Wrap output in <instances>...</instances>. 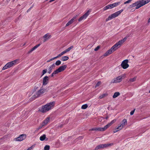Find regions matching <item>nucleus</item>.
<instances>
[{
  "instance_id": "45",
  "label": "nucleus",
  "mask_w": 150,
  "mask_h": 150,
  "mask_svg": "<svg viewBox=\"0 0 150 150\" xmlns=\"http://www.w3.org/2000/svg\"><path fill=\"white\" fill-rule=\"evenodd\" d=\"M135 110V109H134L133 110H132L130 112V114L131 115H132L133 114Z\"/></svg>"
},
{
  "instance_id": "18",
  "label": "nucleus",
  "mask_w": 150,
  "mask_h": 150,
  "mask_svg": "<svg viewBox=\"0 0 150 150\" xmlns=\"http://www.w3.org/2000/svg\"><path fill=\"white\" fill-rule=\"evenodd\" d=\"M50 120V117H47L45 119L41 124V127L44 126L47 124Z\"/></svg>"
},
{
  "instance_id": "39",
  "label": "nucleus",
  "mask_w": 150,
  "mask_h": 150,
  "mask_svg": "<svg viewBox=\"0 0 150 150\" xmlns=\"http://www.w3.org/2000/svg\"><path fill=\"white\" fill-rule=\"evenodd\" d=\"M78 16V15H76L73 17V18L71 19L74 22L75 21V20L77 18Z\"/></svg>"
},
{
  "instance_id": "3",
  "label": "nucleus",
  "mask_w": 150,
  "mask_h": 150,
  "mask_svg": "<svg viewBox=\"0 0 150 150\" xmlns=\"http://www.w3.org/2000/svg\"><path fill=\"white\" fill-rule=\"evenodd\" d=\"M18 59H16L14 61L10 62L6 64L3 68L2 69L4 70L7 69L9 68L13 65H15L17 64Z\"/></svg>"
},
{
  "instance_id": "51",
  "label": "nucleus",
  "mask_w": 150,
  "mask_h": 150,
  "mask_svg": "<svg viewBox=\"0 0 150 150\" xmlns=\"http://www.w3.org/2000/svg\"><path fill=\"white\" fill-rule=\"evenodd\" d=\"M54 75H55L54 74H53V72L52 74L51 75V77H53L54 76Z\"/></svg>"
},
{
  "instance_id": "17",
  "label": "nucleus",
  "mask_w": 150,
  "mask_h": 150,
  "mask_svg": "<svg viewBox=\"0 0 150 150\" xmlns=\"http://www.w3.org/2000/svg\"><path fill=\"white\" fill-rule=\"evenodd\" d=\"M120 2L114 3L112 4H110V6L111 9H112L115 7H116L120 4Z\"/></svg>"
},
{
  "instance_id": "29",
  "label": "nucleus",
  "mask_w": 150,
  "mask_h": 150,
  "mask_svg": "<svg viewBox=\"0 0 150 150\" xmlns=\"http://www.w3.org/2000/svg\"><path fill=\"white\" fill-rule=\"evenodd\" d=\"M50 146L49 145H46L44 147V150H49L50 149Z\"/></svg>"
},
{
  "instance_id": "8",
  "label": "nucleus",
  "mask_w": 150,
  "mask_h": 150,
  "mask_svg": "<svg viewBox=\"0 0 150 150\" xmlns=\"http://www.w3.org/2000/svg\"><path fill=\"white\" fill-rule=\"evenodd\" d=\"M127 124V120L126 119H124L121 122V125L118 126L117 129H119V130H121L124 127L125 125Z\"/></svg>"
},
{
  "instance_id": "26",
  "label": "nucleus",
  "mask_w": 150,
  "mask_h": 150,
  "mask_svg": "<svg viewBox=\"0 0 150 150\" xmlns=\"http://www.w3.org/2000/svg\"><path fill=\"white\" fill-rule=\"evenodd\" d=\"M73 47V46H70V47H69L67 49L65 50L64 51H65L67 53L68 52H69Z\"/></svg>"
},
{
  "instance_id": "9",
  "label": "nucleus",
  "mask_w": 150,
  "mask_h": 150,
  "mask_svg": "<svg viewBox=\"0 0 150 150\" xmlns=\"http://www.w3.org/2000/svg\"><path fill=\"white\" fill-rule=\"evenodd\" d=\"M128 61L127 59H125L122 61L121 64V66L123 69H125L127 68L129 66L127 64Z\"/></svg>"
},
{
  "instance_id": "44",
  "label": "nucleus",
  "mask_w": 150,
  "mask_h": 150,
  "mask_svg": "<svg viewBox=\"0 0 150 150\" xmlns=\"http://www.w3.org/2000/svg\"><path fill=\"white\" fill-rule=\"evenodd\" d=\"M120 130H119V129H117V127L114 131H113L114 133H115L116 132H117Z\"/></svg>"
},
{
  "instance_id": "5",
  "label": "nucleus",
  "mask_w": 150,
  "mask_h": 150,
  "mask_svg": "<svg viewBox=\"0 0 150 150\" xmlns=\"http://www.w3.org/2000/svg\"><path fill=\"white\" fill-rule=\"evenodd\" d=\"M119 47L117 46V45L115 44L111 48L108 50L104 54V56H107L109 55V54H111L112 52H114V51L116 50Z\"/></svg>"
},
{
  "instance_id": "22",
  "label": "nucleus",
  "mask_w": 150,
  "mask_h": 150,
  "mask_svg": "<svg viewBox=\"0 0 150 150\" xmlns=\"http://www.w3.org/2000/svg\"><path fill=\"white\" fill-rule=\"evenodd\" d=\"M74 22V21L71 19L66 24V27H67L69 25H70L72 24Z\"/></svg>"
},
{
  "instance_id": "1",
  "label": "nucleus",
  "mask_w": 150,
  "mask_h": 150,
  "mask_svg": "<svg viewBox=\"0 0 150 150\" xmlns=\"http://www.w3.org/2000/svg\"><path fill=\"white\" fill-rule=\"evenodd\" d=\"M49 90V87H46V88H43V86L40 88V89L39 90L38 92L33 97L34 99L36 98L42 96L45 93L47 92Z\"/></svg>"
},
{
  "instance_id": "52",
  "label": "nucleus",
  "mask_w": 150,
  "mask_h": 150,
  "mask_svg": "<svg viewBox=\"0 0 150 150\" xmlns=\"http://www.w3.org/2000/svg\"><path fill=\"white\" fill-rule=\"evenodd\" d=\"M31 8H32V7H30L29 9H28V11H27V12H28V11H29L30 10V9Z\"/></svg>"
},
{
  "instance_id": "55",
  "label": "nucleus",
  "mask_w": 150,
  "mask_h": 150,
  "mask_svg": "<svg viewBox=\"0 0 150 150\" xmlns=\"http://www.w3.org/2000/svg\"><path fill=\"white\" fill-rule=\"evenodd\" d=\"M55 0H51L50 1V2H52L54 1Z\"/></svg>"
},
{
  "instance_id": "21",
  "label": "nucleus",
  "mask_w": 150,
  "mask_h": 150,
  "mask_svg": "<svg viewBox=\"0 0 150 150\" xmlns=\"http://www.w3.org/2000/svg\"><path fill=\"white\" fill-rule=\"evenodd\" d=\"M120 95V93L119 92H116L114 93V95L113 96V98H115L117 97L118 96H119Z\"/></svg>"
},
{
  "instance_id": "46",
  "label": "nucleus",
  "mask_w": 150,
  "mask_h": 150,
  "mask_svg": "<svg viewBox=\"0 0 150 150\" xmlns=\"http://www.w3.org/2000/svg\"><path fill=\"white\" fill-rule=\"evenodd\" d=\"M34 50H33V49L32 48L30 51L28 52V54H29L31 53Z\"/></svg>"
},
{
  "instance_id": "43",
  "label": "nucleus",
  "mask_w": 150,
  "mask_h": 150,
  "mask_svg": "<svg viewBox=\"0 0 150 150\" xmlns=\"http://www.w3.org/2000/svg\"><path fill=\"white\" fill-rule=\"evenodd\" d=\"M100 48V46H98L97 47H96L95 49H94V50L95 51H97V50H98Z\"/></svg>"
},
{
  "instance_id": "48",
  "label": "nucleus",
  "mask_w": 150,
  "mask_h": 150,
  "mask_svg": "<svg viewBox=\"0 0 150 150\" xmlns=\"http://www.w3.org/2000/svg\"><path fill=\"white\" fill-rule=\"evenodd\" d=\"M55 66V64H53L52 65H51L50 67H52V68L53 69L54 67Z\"/></svg>"
},
{
  "instance_id": "53",
  "label": "nucleus",
  "mask_w": 150,
  "mask_h": 150,
  "mask_svg": "<svg viewBox=\"0 0 150 150\" xmlns=\"http://www.w3.org/2000/svg\"><path fill=\"white\" fill-rule=\"evenodd\" d=\"M148 22L150 23V18H149L148 20Z\"/></svg>"
},
{
  "instance_id": "34",
  "label": "nucleus",
  "mask_w": 150,
  "mask_h": 150,
  "mask_svg": "<svg viewBox=\"0 0 150 150\" xmlns=\"http://www.w3.org/2000/svg\"><path fill=\"white\" fill-rule=\"evenodd\" d=\"M141 1L143 6L148 3L147 1H146V0L145 1L142 0Z\"/></svg>"
},
{
  "instance_id": "32",
  "label": "nucleus",
  "mask_w": 150,
  "mask_h": 150,
  "mask_svg": "<svg viewBox=\"0 0 150 150\" xmlns=\"http://www.w3.org/2000/svg\"><path fill=\"white\" fill-rule=\"evenodd\" d=\"M136 77H134L133 78H131L129 80V81L130 82H134L136 80Z\"/></svg>"
},
{
  "instance_id": "42",
  "label": "nucleus",
  "mask_w": 150,
  "mask_h": 150,
  "mask_svg": "<svg viewBox=\"0 0 150 150\" xmlns=\"http://www.w3.org/2000/svg\"><path fill=\"white\" fill-rule=\"evenodd\" d=\"M132 0H128V1H125L124 2V4H126L129 3H130Z\"/></svg>"
},
{
  "instance_id": "40",
  "label": "nucleus",
  "mask_w": 150,
  "mask_h": 150,
  "mask_svg": "<svg viewBox=\"0 0 150 150\" xmlns=\"http://www.w3.org/2000/svg\"><path fill=\"white\" fill-rule=\"evenodd\" d=\"M101 83V82L100 81L98 82L96 85L95 87H96L99 86L100 85Z\"/></svg>"
},
{
  "instance_id": "31",
  "label": "nucleus",
  "mask_w": 150,
  "mask_h": 150,
  "mask_svg": "<svg viewBox=\"0 0 150 150\" xmlns=\"http://www.w3.org/2000/svg\"><path fill=\"white\" fill-rule=\"evenodd\" d=\"M135 6H136V2L135 3H133V4L130 5L129 6V8H131Z\"/></svg>"
},
{
  "instance_id": "2",
  "label": "nucleus",
  "mask_w": 150,
  "mask_h": 150,
  "mask_svg": "<svg viewBox=\"0 0 150 150\" xmlns=\"http://www.w3.org/2000/svg\"><path fill=\"white\" fill-rule=\"evenodd\" d=\"M54 104L55 102L54 101L47 103L45 105L42 106L40 110L42 112H46L50 110L54 106Z\"/></svg>"
},
{
  "instance_id": "10",
  "label": "nucleus",
  "mask_w": 150,
  "mask_h": 150,
  "mask_svg": "<svg viewBox=\"0 0 150 150\" xmlns=\"http://www.w3.org/2000/svg\"><path fill=\"white\" fill-rule=\"evenodd\" d=\"M122 77L123 76H119L117 77L116 79H113L111 81V83H116L120 82L122 81Z\"/></svg>"
},
{
  "instance_id": "23",
  "label": "nucleus",
  "mask_w": 150,
  "mask_h": 150,
  "mask_svg": "<svg viewBox=\"0 0 150 150\" xmlns=\"http://www.w3.org/2000/svg\"><path fill=\"white\" fill-rule=\"evenodd\" d=\"M46 135L44 134L40 137V140L43 141L46 139Z\"/></svg>"
},
{
  "instance_id": "7",
  "label": "nucleus",
  "mask_w": 150,
  "mask_h": 150,
  "mask_svg": "<svg viewBox=\"0 0 150 150\" xmlns=\"http://www.w3.org/2000/svg\"><path fill=\"white\" fill-rule=\"evenodd\" d=\"M67 65H64L60 67L59 68L53 72V74H57L58 73L61 72L67 68Z\"/></svg>"
},
{
  "instance_id": "14",
  "label": "nucleus",
  "mask_w": 150,
  "mask_h": 150,
  "mask_svg": "<svg viewBox=\"0 0 150 150\" xmlns=\"http://www.w3.org/2000/svg\"><path fill=\"white\" fill-rule=\"evenodd\" d=\"M136 9H138L143 6L141 0L136 2Z\"/></svg>"
},
{
  "instance_id": "12",
  "label": "nucleus",
  "mask_w": 150,
  "mask_h": 150,
  "mask_svg": "<svg viewBox=\"0 0 150 150\" xmlns=\"http://www.w3.org/2000/svg\"><path fill=\"white\" fill-rule=\"evenodd\" d=\"M25 135L24 134L21 135L18 137L15 138V141H21L25 138Z\"/></svg>"
},
{
  "instance_id": "15",
  "label": "nucleus",
  "mask_w": 150,
  "mask_h": 150,
  "mask_svg": "<svg viewBox=\"0 0 150 150\" xmlns=\"http://www.w3.org/2000/svg\"><path fill=\"white\" fill-rule=\"evenodd\" d=\"M127 40V38L125 37L122 40L119 41L117 43H116L117 46L119 48L122 44L125 42Z\"/></svg>"
},
{
  "instance_id": "11",
  "label": "nucleus",
  "mask_w": 150,
  "mask_h": 150,
  "mask_svg": "<svg viewBox=\"0 0 150 150\" xmlns=\"http://www.w3.org/2000/svg\"><path fill=\"white\" fill-rule=\"evenodd\" d=\"M89 11H88L84 14L82 16H81L78 20L79 21H81L83 19H86L87 17L89 15Z\"/></svg>"
},
{
  "instance_id": "38",
  "label": "nucleus",
  "mask_w": 150,
  "mask_h": 150,
  "mask_svg": "<svg viewBox=\"0 0 150 150\" xmlns=\"http://www.w3.org/2000/svg\"><path fill=\"white\" fill-rule=\"evenodd\" d=\"M52 67H50L49 69V71L48 72V73L50 74L52 72Z\"/></svg>"
},
{
  "instance_id": "4",
  "label": "nucleus",
  "mask_w": 150,
  "mask_h": 150,
  "mask_svg": "<svg viewBox=\"0 0 150 150\" xmlns=\"http://www.w3.org/2000/svg\"><path fill=\"white\" fill-rule=\"evenodd\" d=\"M123 11V9H121L109 16L108 17L106 18V21L111 20L112 18L117 17Z\"/></svg>"
},
{
  "instance_id": "27",
  "label": "nucleus",
  "mask_w": 150,
  "mask_h": 150,
  "mask_svg": "<svg viewBox=\"0 0 150 150\" xmlns=\"http://www.w3.org/2000/svg\"><path fill=\"white\" fill-rule=\"evenodd\" d=\"M107 95V94L105 93L103 94L102 95L100 96H99V98L100 99H102V98L105 97Z\"/></svg>"
},
{
  "instance_id": "50",
  "label": "nucleus",
  "mask_w": 150,
  "mask_h": 150,
  "mask_svg": "<svg viewBox=\"0 0 150 150\" xmlns=\"http://www.w3.org/2000/svg\"><path fill=\"white\" fill-rule=\"evenodd\" d=\"M59 57L58 55L56 57H54L53 58H52L53 60H54V59H56Z\"/></svg>"
},
{
  "instance_id": "54",
  "label": "nucleus",
  "mask_w": 150,
  "mask_h": 150,
  "mask_svg": "<svg viewBox=\"0 0 150 150\" xmlns=\"http://www.w3.org/2000/svg\"><path fill=\"white\" fill-rule=\"evenodd\" d=\"M146 1H147L148 3L150 2V0H146Z\"/></svg>"
},
{
  "instance_id": "19",
  "label": "nucleus",
  "mask_w": 150,
  "mask_h": 150,
  "mask_svg": "<svg viewBox=\"0 0 150 150\" xmlns=\"http://www.w3.org/2000/svg\"><path fill=\"white\" fill-rule=\"evenodd\" d=\"M102 131L101 127H99L98 128H93L89 129V131Z\"/></svg>"
},
{
  "instance_id": "49",
  "label": "nucleus",
  "mask_w": 150,
  "mask_h": 150,
  "mask_svg": "<svg viewBox=\"0 0 150 150\" xmlns=\"http://www.w3.org/2000/svg\"><path fill=\"white\" fill-rule=\"evenodd\" d=\"M33 147V146H32L31 147L27 149V150H31Z\"/></svg>"
},
{
  "instance_id": "35",
  "label": "nucleus",
  "mask_w": 150,
  "mask_h": 150,
  "mask_svg": "<svg viewBox=\"0 0 150 150\" xmlns=\"http://www.w3.org/2000/svg\"><path fill=\"white\" fill-rule=\"evenodd\" d=\"M141 1L143 6L148 3L147 1H146V0L145 1L142 0Z\"/></svg>"
},
{
  "instance_id": "36",
  "label": "nucleus",
  "mask_w": 150,
  "mask_h": 150,
  "mask_svg": "<svg viewBox=\"0 0 150 150\" xmlns=\"http://www.w3.org/2000/svg\"><path fill=\"white\" fill-rule=\"evenodd\" d=\"M40 44H38L36 45L34 47H33L32 48L33 49V50H35L38 47H39L40 45Z\"/></svg>"
},
{
  "instance_id": "28",
  "label": "nucleus",
  "mask_w": 150,
  "mask_h": 150,
  "mask_svg": "<svg viewBox=\"0 0 150 150\" xmlns=\"http://www.w3.org/2000/svg\"><path fill=\"white\" fill-rule=\"evenodd\" d=\"M88 107V105L87 104H85L81 106V108L82 109H86Z\"/></svg>"
},
{
  "instance_id": "41",
  "label": "nucleus",
  "mask_w": 150,
  "mask_h": 150,
  "mask_svg": "<svg viewBox=\"0 0 150 150\" xmlns=\"http://www.w3.org/2000/svg\"><path fill=\"white\" fill-rule=\"evenodd\" d=\"M116 121V120H112L109 123L110 124V125H111L112 124H113V123H115Z\"/></svg>"
},
{
  "instance_id": "25",
  "label": "nucleus",
  "mask_w": 150,
  "mask_h": 150,
  "mask_svg": "<svg viewBox=\"0 0 150 150\" xmlns=\"http://www.w3.org/2000/svg\"><path fill=\"white\" fill-rule=\"evenodd\" d=\"M108 9H111L110 4L107 5V6H106L104 7L103 8L104 11H105Z\"/></svg>"
},
{
  "instance_id": "30",
  "label": "nucleus",
  "mask_w": 150,
  "mask_h": 150,
  "mask_svg": "<svg viewBox=\"0 0 150 150\" xmlns=\"http://www.w3.org/2000/svg\"><path fill=\"white\" fill-rule=\"evenodd\" d=\"M61 64V61L58 60L56 62L55 64L57 66H59Z\"/></svg>"
},
{
  "instance_id": "37",
  "label": "nucleus",
  "mask_w": 150,
  "mask_h": 150,
  "mask_svg": "<svg viewBox=\"0 0 150 150\" xmlns=\"http://www.w3.org/2000/svg\"><path fill=\"white\" fill-rule=\"evenodd\" d=\"M65 53H66V52H65V51H63L61 53H60V54H59L58 55L59 56V57H60L62 56L64 54H65Z\"/></svg>"
},
{
  "instance_id": "24",
  "label": "nucleus",
  "mask_w": 150,
  "mask_h": 150,
  "mask_svg": "<svg viewBox=\"0 0 150 150\" xmlns=\"http://www.w3.org/2000/svg\"><path fill=\"white\" fill-rule=\"evenodd\" d=\"M69 57L68 56H65L61 58V60L63 61H67L69 59Z\"/></svg>"
},
{
  "instance_id": "33",
  "label": "nucleus",
  "mask_w": 150,
  "mask_h": 150,
  "mask_svg": "<svg viewBox=\"0 0 150 150\" xmlns=\"http://www.w3.org/2000/svg\"><path fill=\"white\" fill-rule=\"evenodd\" d=\"M47 72V69H45L43 70L42 71V74L41 76H42L43 75L45 74Z\"/></svg>"
},
{
  "instance_id": "16",
  "label": "nucleus",
  "mask_w": 150,
  "mask_h": 150,
  "mask_svg": "<svg viewBox=\"0 0 150 150\" xmlns=\"http://www.w3.org/2000/svg\"><path fill=\"white\" fill-rule=\"evenodd\" d=\"M51 37V35H50L49 34H45L43 37L44 38L43 42H45L47 41L48 39H50Z\"/></svg>"
},
{
  "instance_id": "47",
  "label": "nucleus",
  "mask_w": 150,
  "mask_h": 150,
  "mask_svg": "<svg viewBox=\"0 0 150 150\" xmlns=\"http://www.w3.org/2000/svg\"><path fill=\"white\" fill-rule=\"evenodd\" d=\"M53 59L52 58H51V59H50V60H47V62H50L52 60H53Z\"/></svg>"
},
{
  "instance_id": "6",
  "label": "nucleus",
  "mask_w": 150,
  "mask_h": 150,
  "mask_svg": "<svg viewBox=\"0 0 150 150\" xmlns=\"http://www.w3.org/2000/svg\"><path fill=\"white\" fill-rule=\"evenodd\" d=\"M113 145L114 144L113 143L100 144L96 146L94 150H97L101 149H103L104 148L110 147L113 146Z\"/></svg>"
},
{
  "instance_id": "20",
  "label": "nucleus",
  "mask_w": 150,
  "mask_h": 150,
  "mask_svg": "<svg viewBox=\"0 0 150 150\" xmlns=\"http://www.w3.org/2000/svg\"><path fill=\"white\" fill-rule=\"evenodd\" d=\"M111 125L109 123L105 126H104V127L102 128V131H104L105 130L107 129L108 127H109Z\"/></svg>"
},
{
  "instance_id": "13",
  "label": "nucleus",
  "mask_w": 150,
  "mask_h": 150,
  "mask_svg": "<svg viewBox=\"0 0 150 150\" xmlns=\"http://www.w3.org/2000/svg\"><path fill=\"white\" fill-rule=\"evenodd\" d=\"M49 77L47 76H45L43 79L42 86L46 85L48 83Z\"/></svg>"
},
{
  "instance_id": "56",
  "label": "nucleus",
  "mask_w": 150,
  "mask_h": 150,
  "mask_svg": "<svg viewBox=\"0 0 150 150\" xmlns=\"http://www.w3.org/2000/svg\"><path fill=\"white\" fill-rule=\"evenodd\" d=\"M62 126V125L60 126V127H61Z\"/></svg>"
}]
</instances>
